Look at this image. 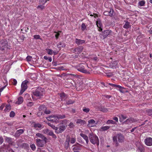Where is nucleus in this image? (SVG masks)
I'll return each mask as SVG.
<instances>
[{"label": "nucleus", "mask_w": 152, "mask_h": 152, "mask_svg": "<svg viewBox=\"0 0 152 152\" xmlns=\"http://www.w3.org/2000/svg\"><path fill=\"white\" fill-rule=\"evenodd\" d=\"M65 118V116L64 115H57L53 116L51 115L47 117V119L48 121H51L56 123L58 122L59 119H63Z\"/></svg>", "instance_id": "nucleus-1"}, {"label": "nucleus", "mask_w": 152, "mask_h": 152, "mask_svg": "<svg viewBox=\"0 0 152 152\" xmlns=\"http://www.w3.org/2000/svg\"><path fill=\"white\" fill-rule=\"evenodd\" d=\"M45 91L44 88L39 87L33 92V94L34 96L38 97V98H40L45 94Z\"/></svg>", "instance_id": "nucleus-2"}, {"label": "nucleus", "mask_w": 152, "mask_h": 152, "mask_svg": "<svg viewBox=\"0 0 152 152\" xmlns=\"http://www.w3.org/2000/svg\"><path fill=\"white\" fill-rule=\"evenodd\" d=\"M88 137L91 142L93 144L99 145V140L98 137L92 132L90 133L88 135Z\"/></svg>", "instance_id": "nucleus-3"}, {"label": "nucleus", "mask_w": 152, "mask_h": 152, "mask_svg": "<svg viewBox=\"0 0 152 152\" xmlns=\"http://www.w3.org/2000/svg\"><path fill=\"white\" fill-rule=\"evenodd\" d=\"M87 66L86 64H80L77 66V69L78 71L84 73H88L89 72L85 69V67Z\"/></svg>", "instance_id": "nucleus-4"}, {"label": "nucleus", "mask_w": 152, "mask_h": 152, "mask_svg": "<svg viewBox=\"0 0 152 152\" xmlns=\"http://www.w3.org/2000/svg\"><path fill=\"white\" fill-rule=\"evenodd\" d=\"M8 42L5 39H2L0 41V50L3 51L8 46Z\"/></svg>", "instance_id": "nucleus-5"}, {"label": "nucleus", "mask_w": 152, "mask_h": 152, "mask_svg": "<svg viewBox=\"0 0 152 152\" xmlns=\"http://www.w3.org/2000/svg\"><path fill=\"white\" fill-rule=\"evenodd\" d=\"M66 126L63 124H60L58 126V127H57L55 130V132L58 134L62 132L66 129Z\"/></svg>", "instance_id": "nucleus-6"}, {"label": "nucleus", "mask_w": 152, "mask_h": 152, "mask_svg": "<svg viewBox=\"0 0 152 152\" xmlns=\"http://www.w3.org/2000/svg\"><path fill=\"white\" fill-rule=\"evenodd\" d=\"M28 81L25 80L22 82L21 85V89L20 90V94L21 95L25 91L27 88V83H28Z\"/></svg>", "instance_id": "nucleus-7"}, {"label": "nucleus", "mask_w": 152, "mask_h": 152, "mask_svg": "<svg viewBox=\"0 0 152 152\" xmlns=\"http://www.w3.org/2000/svg\"><path fill=\"white\" fill-rule=\"evenodd\" d=\"M36 143L37 146L39 147H43L45 144L46 143L47 141L44 140H40L39 139H36Z\"/></svg>", "instance_id": "nucleus-8"}, {"label": "nucleus", "mask_w": 152, "mask_h": 152, "mask_svg": "<svg viewBox=\"0 0 152 152\" xmlns=\"http://www.w3.org/2000/svg\"><path fill=\"white\" fill-rule=\"evenodd\" d=\"M144 142L145 145L147 146L152 145V138L151 137H146L145 140Z\"/></svg>", "instance_id": "nucleus-9"}, {"label": "nucleus", "mask_w": 152, "mask_h": 152, "mask_svg": "<svg viewBox=\"0 0 152 152\" xmlns=\"http://www.w3.org/2000/svg\"><path fill=\"white\" fill-rule=\"evenodd\" d=\"M113 34V32L111 30H107L104 31L103 35L104 37H106L107 36L110 37L112 36Z\"/></svg>", "instance_id": "nucleus-10"}, {"label": "nucleus", "mask_w": 152, "mask_h": 152, "mask_svg": "<svg viewBox=\"0 0 152 152\" xmlns=\"http://www.w3.org/2000/svg\"><path fill=\"white\" fill-rule=\"evenodd\" d=\"M96 124L95 121L93 119H90L88 121V124H87V126L88 127H93Z\"/></svg>", "instance_id": "nucleus-11"}, {"label": "nucleus", "mask_w": 152, "mask_h": 152, "mask_svg": "<svg viewBox=\"0 0 152 152\" xmlns=\"http://www.w3.org/2000/svg\"><path fill=\"white\" fill-rule=\"evenodd\" d=\"M117 138L118 142L120 143L123 142L124 141V137L123 135L121 133L117 134Z\"/></svg>", "instance_id": "nucleus-12"}, {"label": "nucleus", "mask_w": 152, "mask_h": 152, "mask_svg": "<svg viewBox=\"0 0 152 152\" xmlns=\"http://www.w3.org/2000/svg\"><path fill=\"white\" fill-rule=\"evenodd\" d=\"M70 137H67L64 142V147L66 149H67L69 146V142L70 141Z\"/></svg>", "instance_id": "nucleus-13"}, {"label": "nucleus", "mask_w": 152, "mask_h": 152, "mask_svg": "<svg viewBox=\"0 0 152 152\" xmlns=\"http://www.w3.org/2000/svg\"><path fill=\"white\" fill-rule=\"evenodd\" d=\"M83 83H77L75 85V87L76 90L77 91H80L83 88Z\"/></svg>", "instance_id": "nucleus-14"}, {"label": "nucleus", "mask_w": 152, "mask_h": 152, "mask_svg": "<svg viewBox=\"0 0 152 152\" xmlns=\"http://www.w3.org/2000/svg\"><path fill=\"white\" fill-rule=\"evenodd\" d=\"M83 49V46H78L74 49V51L76 52L77 53L79 54L82 52Z\"/></svg>", "instance_id": "nucleus-15"}, {"label": "nucleus", "mask_w": 152, "mask_h": 152, "mask_svg": "<svg viewBox=\"0 0 152 152\" xmlns=\"http://www.w3.org/2000/svg\"><path fill=\"white\" fill-rule=\"evenodd\" d=\"M36 136L37 137L41 138L42 139V140H44L45 141H47V138L42 134L39 133H37Z\"/></svg>", "instance_id": "nucleus-16"}, {"label": "nucleus", "mask_w": 152, "mask_h": 152, "mask_svg": "<svg viewBox=\"0 0 152 152\" xmlns=\"http://www.w3.org/2000/svg\"><path fill=\"white\" fill-rule=\"evenodd\" d=\"M24 131L23 129H20L17 130L15 134V137H18L20 134H23Z\"/></svg>", "instance_id": "nucleus-17"}, {"label": "nucleus", "mask_w": 152, "mask_h": 152, "mask_svg": "<svg viewBox=\"0 0 152 152\" xmlns=\"http://www.w3.org/2000/svg\"><path fill=\"white\" fill-rule=\"evenodd\" d=\"M75 42L78 45H79L80 44L84 43L85 42V41L84 40H82L76 38L75 40Z\"/></svg>", "instance_id": "nucleus-18"}, {"label": "nucleus", "mask_w": 152, "mask_h": 152, "mask_svg": "<svg viewBox=\"0 0 152 152\" xmlns=\"http://www.w3.org/2000/svg\"><path fill=\"white\" fill-rule=\"evenodd\" d=\"M76 123L77 124H80V125H83L86 124V122L85 120L81 119H77Z\"/></svg>", "instance_id": "nucleus-19"}, {"label": "nucleus", "mask_w": 152, "mask_h": 152, "mask_svg": "<svg viewBox=\"0 0 152 152\" xmlns=\"http://www.w3.org/2000/svg\"><path fill=\"white\" fill-rule=\"evenodd\" d=\"M113 11V10H112V12ZM103 14L105 15H108L110 17H112L113 16V12H111V9H110V11H105L104 13Z\"/></svg>", "instance_id": "nucleus-20"}, {"label": "nucleus", "mask_w": 152, "mask_h": 152, "mask_svg": "<svg viewBox=\"0 0 152 152\" xmlns=\"http://www.w3.org/2000/svg\"><path fill=\"white\" fill-rule=\"evenodd\" d=\"M4 139L6 142L10 144H12L13 143L11 137H5Z\"/></svg>", "instance_id": "nucleus-21"}, {"label": "nucleus", "mask_w": 152, "mask_h": 152, "mask_svg": "<svg viewBox=\"0 0 152 152\" xmlns=\"http://www.w3.org/2000/svg\"><path fill=\"white\" fill-rule=\"evenodd\" d=\"M80 135L86 140V143L88 144L89 141L88 138V136L86 135V134L82 133H81L80 134Z\"/></svg>", "instance_id": "nucleus-22"}, {"label": "nucleus", "mask_w": 152, "mask_h": 152, "mask_svg": "<svg viewBox=\"0 0 152 152\" xmlns=\"http://www.w3.org/2000/svg\"><path fill=\"white\" fill-rule=\"evenodd\" d=\"M137 148L140 152H145V148L144 146L140 144L138 146Z\"/></svg>", "instance_id": "nucleus-23"}, {"label": "nucleus", "mask_w": 152, "mask_h": 152, "mask_svg": "<svg viewBox=\"0 0 152 152\" xmlns=\"http://www.w3.org/2000/svg\"><path fill=\"white\" fill-rule=\"evenodd\" d=\"M60 96L62 101H64L67 98V97L64 93H61L60 94Z\"/></svg>", "instance_id": "nucleus-24"}, {"label": "nucleus", "mask_w": 152, "mask_h": 152, "mask_svg": "<svg viewBox=\"0 0 152 152\" xmlns=\"http://www.w3.org/2000/svg\"><path fill=\"white\" fill-rule=\"evenodd\" d=\"M134 119L132 118H128L126 119V120L123 123L129 124L134 122Z\"/></svg>", "instance_id": "nucleus-25"}, {"label": "nucleus", "mask_w": 152, "mask_h": 152, "mask_svg": "<svg viewBox=\"0 0 152 152\" xmlns=\"http://www.w3.org/2000/svg\"><path fill=\"white\" fill-rule=\"evenodd\" d=\"M57 47L59 48H64L65 47V44L63 42H59L57 45Z\"/></svg>", "instance_id": "nucleus-26"}, {"label": "nucleus", "mask_w": 152, "mask_h": 152, "mask_svg": "<svg viewBox=\"0 0 152 152\" xmlns=\"http://www.w3.org/2000/svg\"><path fill=\"white\" fill-rule=\"evenodd\" d=\"M130 23L128 21H126L125 24L124 25L123 27L126 29H128L131 27Z\"/></svg>", "instance_id": "nucleus-27"}, {"label": "nucleus", "mask_w": 152, "mask_h": 152, "mask_svg": "<svg viewBox=\"0 0 152 152\" xmlns=\"http://www.w3.org/2000/svg\"><path fill=\"white\" fill-rule=\"evenodd\" d=\"M23 101V98L22 97L20 96L18 98V100L16 102V104H21Z\"/></svg>", "instance_id": "nucleus-28"}, {"label": "nucleus", "mask_w": 152, "mask_h": 152, "mask_svg": "<svg viewBox=\"0 0 152 152\" xmlns=\"http://www.w3.org/2000/svg\"><path fill=\"white\" fill-rule=\"evenodd\" d=\"M145 1L144 0L140 1L138 3V5L140 6H144L145 4Z\"/></svg>", "instance_id": "nucleus-29"}, {"label": "nucleus", "mask_w": 152, "mask_h": 152, "mask_svg": "<svg viewBox=\"0 0 152 152\" xmlns=\"http://www.w3.org/2000/svg\"><path fill=\"white\" fill-rule=\"evenodd\" d=\"M118 64V62L116 61H115L113 62L111 64V66L112 68H115Z\"/></svg>", "instance_id": "nucleus-30"}, {"label": "nucleus", "mask_w": 152, "mask_h": 152, "mask_svg": "<svg viewBox=\"0 0 152 152\" xmlns=\"http://www.w3.org/2000/svg\"><path fill=\"white\" fill-rule=\"evenodd\" d=\"M34 125V127L37 129L40 128L42 127L41 124L39 123L35 124Z\"/></svg>", "instance_id": "nucleus-31"}, {"label": "nucleus", "mask_w": 152, "mask_h": 152, "mask_svg": "<svg viewBox=\"0 0 152 152\" xmlns=\"http://www.w3.org/2000/svg\"><path fill=\"white\" fill-rule=\"evenodd\" d=\"M46 52L49 55H52L53 54V50L50 49H46Z\"/></svg>", "instance_id": "nucleus-32"}, {"label": "nucleus", "mask_w": 152, "mask_h": 152, "mask_svg": "<svg viewBox=\"0 0 152 152\" xmlns=\"http://www.w3.org/2000/svg\"><path fill=\"white\" fill-rule=\"evenodd\" d=\"M66 104H70L74 103L75 102L71 99L66 100Z\"/></svg>", "instance_id": "nucleus-33"}, {"label": "nucleus", "mask_w": 152, "mask_h": 152, "mask_svg": "<svg viewBox=\"0 0 152 152\" xmlns=\"http://www.w3.org/2000/svg\"><path fill=\"white\" fill-rule=\"evenodd\" d=\"M96 24L98 28L99 27H101L102 26L101 22L99 19H98L96 22Z\"/></svg>", "instance_id": "nucleus-34"}, {"label": "nucleus", "mask_w": 152, "mask_h": 152, "mask_svg": "<svg viewBox=\"0 0 152 152\" xmlns=\"http://www.w3.org/2000/svg\"><path fill=\"white\" fill-rule=\"evenodd\" d=\"M11 109V107L10 105H7L5 107V108L4 109L5 112L9 111Z\"/></svg>", "instance_id": "nucleus-35"}, {"label": "nucleus", "mask_w": 152, "mask_h": 152, "mask_svg": "<svg viewBox=\"0 0 152 152\" xmlns=\"http://www.w3.org/2000/svg\"><path fill=\"white\" fill-rule=\"evenodd\" d=\"M46 107L45 105L43 104L40 105L39 108V111H41L42 110L45 109Z\"/></svg>", "instance_id": "nucleus-36"}, {"label": "nucleus", "mask_w": 152, "mask_h": 152, "mask_svg": "<svg viewBox=\"0 0 152 152\" xmlns=\"http://www.w3.org/2000/svg\"><path fill=\"white\" fill-rule=\"evenodd\" d=\"M110 128V126H103L101 127V129L102 131H106L109 129Z\"/></svg>", "instance_id": "nucleus-37"}, {"label": "nucleus", "mask_w": 152, "mask_h": 152, "mask_svg": "<svg viewBox=\"0 0 152 152\" xmlns=\"http://www.w3.org/2000/svg\"><path fill=\"white\" fill-rule=\"evenodd\" d=\"M70 143L71 144L74 143L76 141V138L75 137H72L70 139Z\"/></svg>", "instance_id": "nucleus-38"}, {"label": "nucleus", "mask_w": 152, "mask_h": 152, "mask_svg": "<svg viewBox=\"0 0 152 152\" xmlns=\"http://www.w3.org/2000/svg\"><path fill=\"white\" fill-rule=\"evenodd\" d=\"M69 76H70L72 77H74L75 78H77L78 77V75L77 74H72L71 73H68L67 74Z\"/></svg>", "instance_id": "nucleus-39"}, {"label": "nucleus", "mask_w": 152, "mask_h": 152, "mask_svg": "<svg viewBox=\"0 0 152 152\" xmlns=\"http://www.w3.org/2000/svg\"><path fill=\"white\" fill-rule=\"evenodd\" d=\"M83 110L84 112L88 113L90 111V110L88 108H86V107H84L83 108Z\"/></svg>", "instance_id": "nucleus-40"}, {"label": "nucleus", "mask_w": 152, "mask_h": 152, "mask_svg": "<svg viewBox=\"0 0 152 152\" xmlns=\"http://www.w3.org/2000/svg\"><path fill=\"white\" fill-rule=\"evenodd\" d=\"M80 145L77 143V144H75V145H73V146H77V147H74L73 148V150H77L78 149V147H79V146Z\"/></svg>", "instance_id": "nucleus-41"}, {"label": "nucleus", "mask_w": 152, "mask_h": 152, "mask_svg": "<svg viewBox=\"0 0 152 152\" xmlns=\"http://www.w3.org/2000/svg\"><path fill=\"white\" fill-rule=\"evenodd\" d=\"M86 27L85 25V23H83L82 24L81 26V30L83 31H84L86 28Z\"/></svg>", "instance_id": "nucleus-42"}, {"label": "nucleus", "mask_w": 152, "mask_h": 152, "mask_svg": "<svg viewBox=\"0 0 152 152\" xmlns=\"http://www.w3.org/2000/svg\"><path fill=\"white\" fill-rule=\"evenodd\" d=\"M30 147L33 151H34L36 150V147L34 144L30 145Z\"/></svg>", "instance_id": "nucleus-43"}, {"label": "nucleus", "mask_w": 152, "mask_h": 152, "mask_svg": "<svg viewBox=\"0 0 152 152\" xmlns=\"http://www.w3.org/2000/svg\"><path fill=\"white\" fill-rule=\"evenodd\" d=\"M146 111L148 115H152V109H149L147 110Z\"/></svg>", "instance_id": "nucleus-44"}, {"label": "nucleus", "mask_w": 152, "mask_h": 152, "mask_svg": "<svg viewBox=\"0 0 152 152\" xmlns=\"http://www.w3.org/2000/svg\"><path fill=\"white\" fill-rule=\"evenodd\" d=\"M107 124H115V122L112 120H108L107 121Z\"/></svg>", "instance_id": "nucleus-45"}, {"label": "nucleus", "mask_w": 152, "mask_h": 152, "mask_svg": "<svg viewBox=\"0 0 152 152\" xmlns=\"http://www.w3.org/2000/svg\"><path fill=\"white\" fill-rule=\"evenodd\" d=\"M48 124L49 126H51L53 129H55V130H56V129L57 127H56L54 125L50 123H48Z\"/></svg>", "instance_id": "nucleus-46"}, {"label": "nucleus", "mask_w": 152, "mask_h": 152, "mask_svg": "<svg viewBox=\"0 0 152 152\" xmlns=\"http://www.w3.org/2000/svg\"><path fill=\"white\" fill-rule=\"evenodd\" d=\"M33 37L34 38L36 39H40V36L39 35H35Z\"/></svg>", "instance_id": "nucleus-47"}, {"label": "nucleus", "mask_w": 152, "mask_h": 152, "mask_svg": "<svg viewBox=\"0 0 152 152\" xmlns=\"http://www.w3.org/2000/svg\"><path fill=\"white\" fill-rule=\"evenodd\" d=\"M49 131L48 129H47L43 130V132L44 133L48 134Z\"/></svg>", "instance_id": "nucleus-48"}, {"label": "nucleus", "mask_w": 152, "mask_h": 152, "mask_svg": "<svg viewBox=\"0 0 152 152\" xmlns=\"http://www.w3.org/2000/svg\"><path fill=\"white\" fill-rule=\"evenodd\" d=\"M15 114L14 112L12 111L10 113V116L11 117H13L15 115Z\"/></svg>", "instance_id": "nucleus-49"}, {"label": "nucleus", "mask_w": 152, "mask_h": 152, "mask_svg": "<svg viewBox=\"0 0 152 152\" xmlns=\"http://www.w3.org/2000/svg\"><path fill=\"white\" fill-rule=\"evenodd\" d=\"M34 104L33 102H29L27 104V106L28 107H31Z\"/></svg>", "instance_id": "nucleus-50"}, {"label": "nucleus", "mask_w": 152, "mask_h": 152, "mask_svg": "<svg viewBox=\"0 0 152 152\" xmlns=\"http://www.w3.org/2000/svg\"><path fill=\"white\" fill-rule=\"evenodd\" d=\"M54 33H56V34L55 35V37H56V39H58V37L60 35V34L59 33L57 32L56 31H55L54 32Z\"/></svg>", "instance_id": "nucleus-51"}, {"label": "nucleus", "mask_w": 152, "mask_h": 152, "mask_svg": "<svg viewBox=\"0 0 152 152\" xmlns=\"http://www.w3.org/2000/svg\"><path fill=\"white\" fill-rule=\"evenodd\" d=\"M119 117H120L121 118H123L124 120H125L127 118V117L126 115H124L122 114H121L120 116Z\"/></svg>", "instance_id": "nucleus-52"}, {"label": "nucleus", "mask_w": 152, "mask_h": 152, "mask_svg": "<svg viewBox=\"0 0 152 152\" xmlns=\"http://www.w3.org/2000/svg\"><path fill=\"white\" fill-rule=\"evenodd\" d=\"M48 0H40V1L42 4H44L47 1H49Z\"/></svg>", "instance_id": "nucleus-53"}, {"label": "nucleus", "mask_w": 152, "mask_h": 152, "mask_svg": "<svg viewBox=\"0 0 152 152\" xmlns=\"http://www.w3.org/2000/svg\"><path fill=\"white\" fill-rule=\"evenodd\" d=\"M41 111H39L37 114V115L38 117L41 116L42 114V112Z\"/></svg>", "instance_id": "nucleus-54"}, {"label": "nucleus", "mask_w": 152, "mask_h": 152, "mask_svg": "<svg viewBox=\"0 0 152 152\" xmlns=\"http://www.w3.org/2000/svg\"><path fill=\"white\" fill-rule=\"evenodd\" d=\"M101 110L104 112H107V111H108L107 109L103 107L102 108V109Z\"/></svg>", "instance_id": "nucleus-55"}, {"label": "nucleus", "mask_w": 152, "mask_h": 152, "mask_svg": "<svg viewBox=\"0 0 152 152\" xmlns=\"http://www.w3.org/2000/svg\"><path fill=\"white\" fill-rule=\"evenodd\" d=\"M113 145H114L115 147H117L119 145V143L118 141L113 142Z\"/></svg>", "instance_id": "nucleus-56"}, {"label": "nucleus", "mask_w": 152, "mask_h": 152, "mask_svg": "<svg viewBox=\"0 0 152 152\" xmlns=\"http://www.w3.org/2000/svg\"><path fill=\"white\" fill-rule=\"evenodd\" d=\"M117 138H118L117 135L116 136H114V137H113V142L117 141Z\"/></svg>", "instance_id": "nucleus-57"}, {"label": "nucleus", "mask_w": 152, "mask_h": 152, "mask_svg": "<svg viewBox=\"0 0 152 152\" xmlns=\"http://www.w3.org/2000/svg\"><path fill=\"white\" fill-rule=\"evenodd\" d=\"M37 8H40V9L42 10L45 8V7L42 5H39L37 7Z\"/></svg>", "instance_id": "nucleus-58"}, {"label": "nucleus", "mask_w": 152, "mask_h": 152, "mask_svg": "<svg viewBox=\"0 0 152 152\" xmlns=\"http://www.w3.org/2000/svg\"><path fill=\"white\" fill-rule=\"evenodd\" d=\"M26 59L28 61H31V60L32 58L30 56H28L26 57Z\"/></svg>", "instance_id": "nucleus-59"}, {"label": "nucleus", "mask_w": 152, "mask_h": 152, "mask_svg": "<svg viewBox=\"0 0 152 152\" xmlns=\"http://www.w3.org/2000/svg\"><path fill=\"white\" fill-rule=\"evenodd\" d=\"M13 81V85L14 86L16 85L17 83V80L15 79H14Z\"/></svg>", "instance_id": "nucleus-60"}, {"label": "nucleus", "mask_w": 152, "mask_h": 152, "mask_svg": "<svg viewBox=\"0 0 152 152\" xmlns=\"http://www.w3.org/2000/svg\"><path fill=\"white\" fill-rule=\"evenodd\" d=\"M4 142L3 138L2 137H0V145L1 144Z\"/></svg>", "instance_id": "nucleus-61"}, {"label": "nucleus", "mask_w": 152, "mask_h": 152, "mask_svg": "<svg viewBox=\"0 0 152 152\" xmlns=\"http://www.w3.org/2000/svg\"><path fill=\"white\" fill-rule=\"evenodd\" d=\"M69 127H70L71 128H72L74 127V125L73 123L70 122L69 123Z\"/></svg>", "instance_id": "nucleus-62"}, {"label": "nucleus", "mask_w": 152, "mask_h": 152, "mask_svg": "<svg viewBox=\"0 0 152 152\" xmlns=\"http://www.w3.org/2000/svg\"><path fill=\"white\" fill-rule=\"evenodd\" d=\"M5 106V104H2L0 106V110H2L4 107Z\"/></svg>", "instance_id": "nucleus-63"}, {"label": "nucleus", "mask_w": 152, "mask_h": 152, "mask_svg": "<svg viewBox=\"0 0 152 152\" xmlns=\"http://www.w3.org/2000/svg\"><path fill=\"white\" fill-rule=\"evenodd\" d=\"M51 112L49 110H46L45 111V113L46 114H49Z\"/></svg>", "instance_id": "nucleus-64"}]
</instances>
